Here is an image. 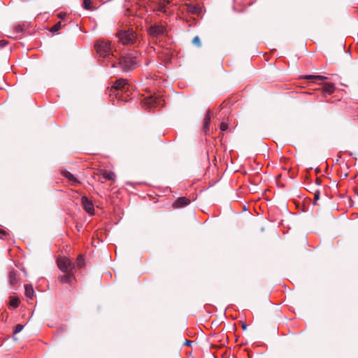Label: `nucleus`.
<instances>
[{
	"instance_id": "nucleus-24",
	"label": "nucleus",
	"mask_w": 358,
	"mask_h": 358,
	"mask_svg": "<svg viewBox=\"0 0 358 358\" xmlns=\"http://www.w3.org/2000/svg\"><path fill=\"white\" fill-rule=\"evenodd\" d=\"M220 129L223 131H227L228 129V124L222 121L220 124Z\"/></svg>"
},
{
	"instance_id": "nucleus-8",
	"label": "nucleus",
	"mask_w": 358,
	"mask_h": 358,
	"mask_svg": "<svg viewBox=\"0 0 358 358\" xmlns=\"http://www.w3.org/2000/svg\"><path fill=\"white\" fill-rule=\"evenodd\" d=\"M75 272L64 273V275L59 276V280L62 283H69L71 284L74 277Z\"/></svg>"
},
{
	"instance_id": "nucleus-3",
	"label": "nucleus",
	"mask_w": 358,
	"mask_h": 358,
	"mask_svg": "<svg viewBox=\"0 0 358 358\" xmlns=\"http://www.w3.org/2000/svg\"><path fill=\"white\" fill-rule=\"evenodd\" d=\"M150 37L152 40H157L161 37L167 35L168 29L166 26L162 23L157 22L150 25L148 29Z\"/></svg>"
},
{
	"instance_id": "nucleus-4",
	"label": "nucleus",
	"mask_w": 358,
	"mask_h": 358,
	"mask_svg": "<svg viewBox=\"0 0 358 358\" xmlns=\"http://www.w3.org/2000/svg\"><path fill=\"white\" fill-rule=\"evenodd\" d=\"M119 41L123 45H131L136 40V34L132 30L120 31L117 34Z\"/></svg>"
},
{
	"instance_id": "nucleus-26",
	"label": "nucleus",
	"mask_w": 358,
	"mask_h": 358,
	"mask_svg": "<svg viewBox=\"0 0 358 358\" xmlns=\"http://www.w3.org/2000/svg\"><path fill=\"white\" fill-rule=\"evenodd\" d=\"M319 199H320V192L319 191H315V192L314 194V199L316 201Z\"/></svg>"
},
{
	"instance_id": "nucleus-22",
	"label": "nucleus",
	"mask_w": 358,
	"mask_h": 358,
	"mask_svg": "<svg viewBox=\"0 0 358 358\" xmlns=\"http://www.w3.org/2000/svg\"><path fill=\"white\" fill-rule=\"evenodd\" d=\"M24 326L22 324H17L15 327L14 334H18L23 329Z\"/></svg>"
},
{
	"instance_id": "nucleus-27",
	"label": "nucleus",
	"mask_w": 358,
	"mask_h": 358,
	"mask_svg": "<svg viewBox=\"0 0 358 358\" xmlns=\"http://www.w3.org/2000/svg\"><path fill=\"white\" fill-rule=\"evenodd\" d=\"M7 43H8V42L5 40L0 41V46L1 47H4Z\"/></svg>"
},
{
	"instance_id": "nucleus-7",
	"label": "nucleus",
	"mask_w": 358,
	"mask_h": 358,
	"mask_svg": "<svg viewBox=\"0 0 358 358\" xmlns=\"http://www.w3.org/2000/svg\"><path fill=\"white\" fill-rule=\"evenodd\" d=\"M81 201L84 210L90 215H94V208L92 202L90 201L86 196H83L81 198Z\"/></svg>"
},
{
	"instance_id": "nucleus-23",
	"label": "nucleus",
	"mask_w": 358,
	"mask_h": 358,
	"mask_svg": "<svg viewBox=\"0 0 358 358\" xmlns=\"http://www.w3.org/2000/svg\"><path fill=\"white\" fill-rule=\"evenodd\" d=\"M90 3H91V0H84L83 1L84 8L87 10L90 9Z\"/></svg>"
},
{
	"instance_id": "nucleus-9",
	"label": "nucleus",
	"mask_w": 358,
	"mask_h": 358,
	"mask_svg": "<svg viewBox=\"0 0 358 358\" xmlns=\"http://www.w3.org/2000/svg\"><path fill=\"white\" fill-rule=\"evenodd\" d=\"M169 5H170L169 1L161 0L156 9L157 11H160L164 13H168L169 12Z\"/></svg>"
},
{
	"instance_id": "nucleus-1",
	"label": "nucleus",
	"mask_w": 358,
	"mask_h": 358,
	"mask_svg": "<svg viewBox=\"0 0 358 358\" xmlns=\"http://www.w3.org/2000/svg\"><path fill=\"white\" fill-rule=\"evenodd\" d=\"M117 64H118L124 71H127L135 69L138 66V60L136 56L129 53L119 59L117 62L116 61L110 62V65L112 68L116 67ZM107 65H109V64H107Z\"/></svg>"
},
{
	"instance_id": "nucleus-30",
	"label": "nucleus",
	"mask_w": 358,
	"mask_h": 358,
	"mask_svg": "<svg viewBox=\"0 0 358 358\" xmlns=\"http://www.w3.org/2000/svg\"><path fill=\"white\" fill-rule=\"evenodd\" d=\"M190 343H191V341H186V343H187V344H190Z\"/></svg>"
},
{
	"instance_id": "nucleus-10",
	"label": "nucleus",
	"mask_w": 358,
	"mask_h": 358,
	"mask_svg": "<svg viewBox=\"0 0 358 358\" xmlns=\"http://www.w3.org/2000/svg\"><path fill=\"white\" fill-rule=\"evenodd\" d=\"M190 203V200L187 197H180L173 203L175 208H182Z\"/></svg>"
},
{
	"instance_id": "nucleus-15",
	"label": "nucleus",
	"mask_w": 358,
	"mask_h": 358,
	"mask_svg": "<svg viewBox=\"0 0 358 358\" xmlns=\"http://www.w3.org/2000/svg\"><path fill=\"white\" fill-rule=\"evenodd\" d=\"M210 123V111L208 110L204 117L203 128H204L205 132L207 131V129H208V126H209Z\"/></svg>"
},
{
	"instance_id": "nucleus-19",
	"label": "nucleus",
	"mask_w": 358,
	"mask_h": 358,
	"mask_svg": "<svg viewBox=\"0 0 358 358\" xmlns=\"http://www.w3.org/2000/svg\"><path fill=\"white\" fill-rule=\"evenodd\" d=\"M76 264L78 268H82L85 264V259L82 255L78 257Z\"/></svg>"
},
{
	"instance_id": "nucleus-28",
	"label": "nucleus",
	"mask_w": 358,
	"mask_h": 358,
	"mask_svg": "<svg viewBox=\"0 0 358 358\" xmlns=\"http://www.w3.org/2000/svg\"><path fill=\"white\" fill-rule=\"evenodd\" d=\"M0 234H3V236H6V232L4 230H0Z\"/></svg>"
},
{
	"instance_id": "nucleus-6",
	"label": "nucleus",
	"mask_w": 358,
	"mask_h": 358,
	"mask_svg": "<svg viewBox=\"0 0 358 358\" xmlns=\"http://www.w3.org/2000/svg\"><path fill=\"white\" fill-rule=\"evenodd\" d=\"M113 88L117 92V95L120 96V93L122 94L123 93L129 92L130 91L131 85L128 83L127 80L120 78L115 81V84L113 85Z\"/></svg>"
},
{
	"instance_id": "nucleus-20",
	"label": "nucleus",
	"mask_w": 358,
	"mask_h": 358,
	"mask_svg": "<svg viewBox=\"0 0 358 358\" xmlns=\"http://www.w3.org/2000/svg\"><path fill=\"white\" fill-rule=\"evenodd\" d=\"M64 176L68 178L69 180L71 181H73V182H78L76 178L69 171H66L64 173Z\"/></svg>"
},
{
	"instance_id": "nucleus-21",
	"label": "nucleus",
	"mask_w": 358,
	"mask_h": 358,
	"mask_svg": "<svg viewBox=\"0 0 358 358\" xmlns=\"http://www.w3.org/2000/svg\"><path fill=\"white\" fill-rule=\"evenodd\" d=\"M62 26L63 25L62 24V22L59 21L51 28L50 31L52 32H57L62 28Z\"/></svg>"
},
{
	"instance_id": "nucleus-29",
	"label": "nucleus",
	"mask_w": 358,
	"mask_h": 358,
	"mask_svg": "<svg viewBox=\"0 0 358 358\" xmlns=\"http://www.w3.org/2000/svg\"><path fill=\"white\" fill-rule=\"evenodd\" d=\"M242 327H243V329H246L247 326H246V324H243L242 325Z\"/></svg>"
},
{
	"instance_id": "nucleus-2",
	"label": "nucleus",
	"mask_w": 358,
	"mask_h": 358,
	"mask_svg": "<svg viewBox=\"0 0 358 358\" xmlns=\"http://www.w3.org/2000/svg\"><path fill=\"white\" fill-rule=\"evenodd\" d=\"M95 48L99 56L108 59L113 58V48L109 41H99L96 43Z\"/></svg>"
},
{
	"instance_id": "nucleus-5",
	"label": "nucleus",
	"mask_w": 358,
	"mask_h": 358,
	"mask_svg": "<svg viewBox=\"0 0 358 358\" xmlns=\"http://www.w3.org/2000/svg\"><path fill=\"white\" fill-rule=\"evenodd\" d=\"M57 265L63 273L75 272V265L67 257H60L57 259Z\"/></svg>"
},
{
	"instance_id": "nucleus-16",
	"label": "nucleus",
	"mask_w": 358,
	"mask_h": 358,
	"mask_svg": "<svg viewBox=\"0 0 358 358\" xmlns=\"http://www.w3.org/2000/svg\"><path fill=\"white\" fill-rule=\"evenodd\" d=\"M103 176L105 179L109 180H114L115 178V174L113 171H105Z\"/></svg>"
},
{
	"instance_id": "nucleus-11",
	"label": "nucleus",
	"mask_w": 358,
	"mask_h": 358,
	"mask_svg": "<svg viewBox=\"0 0 358 358\" xmlns=\"http://www.w3.org/2000/svg\"><path fill=\"white\" fill-rule=\"evenodd\" d=\"M143 105L148 108L155 107L159 105V101H157V99L154 98L153 96H149L148 98L144 99Z\"/></svg>"
},
{
	"instance_id": "nucleus-17",
	"label": "nucleus",
	"mask_w": 358,
	"mask_h": 358,
	"mask_svg": "<svg viewBox=\"0 0 358 358\" xmlns=\"http://www.w3.org/2000/svg\"><path fill=\"white\" fill-rule=\"evenodd\" d=\"M19 303H20L19 299L17 297H13V298H11L9 301V306L14 308H16L18 307Z\"/></svg>"
},
{
	"instance_id": "nucleus-13",
	"label": "nucleus",
	"mask_w": 358,
	"mask_h": 358,
	"mask_svg": "<svg viewBox=\"0 0 358 358\" xmlns=\"http://www.w3.org/2000/svg\"><path fill=\"white\" fill-rule=\"evenodd\" d=\"M24 289L27 297L31 299H33L34 296V290L33 289V287L30 285H24Z\"/></svg>"
},
{
	"instance_id": "nucleus-14",
	"label": "nucleus",
	"mask_w": 358,
	"mask_h": 358,
	"mask_svg": "<svg viewBox=\"0 0 358 358\" xmlns=\"http://www.w3.org/2000/svg\"><path fill=\"white\" fill-rule=\"evenodd\" d=\"M304 78L308 80H321V81L325 80L327 79V77L320 76V75H308V76H306Z\"/></svg>"
},
{
	"instance_id": "nucleus-25",
	"label": "nucleus",
	"mask_w": 358,
	"mask_h": 358,
	"mask_svg": "<svg viewBox=\"0 0 358 358\" xmlns=\"http://www.w3.org/2000/svg\"><path fill=\"white\" fill-rule=\"evenodd\" d=\"M192 43L196 45H198V46H200L201 45V42H200V38L199 36H195L194 38H193V41H192Z\"/></svg>"
},
{
	"instance_id": "nucleus-18",
	"label": "nucleus",
	"mask_w": 358,
	"mask_h": 358,
	"mask_svg": "<svg viewBox=\"0 0 358 358\" xmlns=\"http://www.w3.org/2000/svg\"><path fill=\"white\" fill-rule=\"evenodd\" d=\"M324 90L329 94H331L334 91V86L331 83H326L324 86Z\"/></svg>"
},
{
	"instance_id": "nucleus-12",
	"label": "nucleus",
	"mask_w": 358,
	"mask_h": 358,
	"mask_svg": "<svg viewBox=\"0 0 358 358\" xmlns=\"http://www.w3.org/2000/svg\"><path fill=\"white\" fill-rule=\"evenodd\" d=\"M9 282L10 285L15 286L18 282V275L17 271H11L8 275Z\"/></svg>"
}]
</instances>
